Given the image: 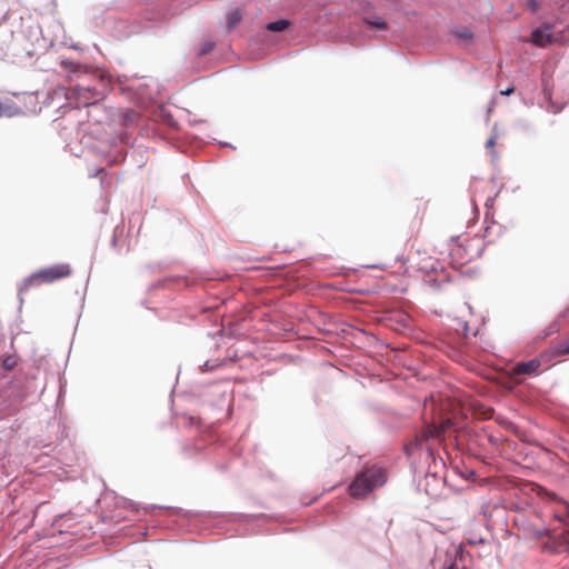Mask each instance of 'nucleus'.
<instances>
[{
  "instance_id": "nucleus-14",
  "label": "nucleus",
  "mask_w": 569,
  "mask_h": 569,
  "mask_svg": "<svg viewBox=\"0 0 569 569\" xmlns=\"http://www.w3.org/2000/svg\"><path fill=\"white\" fill-rule=\"evenodd\" d=\"M513 92H515V88H513V87H510V88H508V89H506V90H501V91H500V94H501V96H510V94H511V93H513Z\"/></svg>"
},
{
  "instance_id": "nucleus-1",
  "label": "nucleus",
  "mask_w": 569,
  "mask_h": 569,
  "mask_svg": "<svg viewBox=\"0 0 569 569\" xmlns=\"http://www.w3.org/2000/svg\"><path fill=\"white\" fill-rule=\"evenodd\" d=\"M387 480L386 470L380 467L366 468L358 472L349 486V493L353 498H363Z\"/></svg>"
},
{
  "instance_id": "nucleus-6",
  "label": "nucleus",
  "mask_w": 569,
  "mask_h": 569,
  "mask_svg": "<svg viewBox=\"0 0 569 569\" xmlns=\"http://www.w3.org/2000/svg\"><path fill=\"white\" fill-rule=\"evenodd\" d=\"M445 432V426H440V427H435V426H429L427 427L425 430H422L420 432V435H418L415 439V442L411 443L410 446L407 447V451H409V448L411 446H421L422 442L429 440L430 438H440L441 435Z\"/></svg>"
},
{
  "instance_id": "nucleus-16",
  "label": "nucleus",
  "mask_w": 569,
  "mask_h": 569,
  "mask_svg": "<svg viewBox=\"0 0 569 569\" xmlns=\"http://www.w3.org/2000/svg\"><path fill=\"white\" fill-rule=\"evenodd\" d=\"M558 331V326L557 325H551L550 326V332H557Z\"/></svg>"
},
{
  "instance_id": "nucleus-9",
  "label": "nucleus",
  "mask_w": 569,
  "mask_h": 569,
  "mask_svg": "<svg viewBox=\"0 0 569 569\" xmlns=\"http://www.w3.org/2000/svg\"><path fill=\"white\" fill-rule=\"evenodd\" d=\"M288 26H289V21L281 19V20H277V21L268 23L266 28H267V30L272 31V32H281V31L286 30L288 28Z\"/></svg>"
},
{
  "instance_id": "nucleus-11",
  "label": "nucleus",
  "mask_w": 569,
  "mask_h": 569,
  "mask_svg": "<svg viewBox=\"0 0 569 569\" xmlns=\"http://www.w3.org/2000/svg\"><path fill=\"white\" fill-rule=\"evenodd\" d=\"M365 22L372 28H377V29H381V30L387 29V23L381 18H376V19L366 18Z\"/></svg>"
},
{
  "instance_id": "nucleus-8",
  "label": "nucleus",
  "mask_w": 569,
  "mask_h": 569,
  "mask_svg": "<svg viewBox=\"0 0 569 569\" xmlns=\"http://www.w3.org/2000/svg\"><path fill=\"white\" fill-rule=\"evenodd\" d=\"M241 19H242V14H241V12L238 9H234V10L230 11L227 14V27H228V29L232 30L233 28H236L238 26V23L241 21Z\"/></svg>"
},
{
  "instance_id": "nucleus-4",
  "label": "nucleus",
  "mask_w": 569,
  "mask_h": 569,
  "mask_svg": "<svg viewBox=\"0 0 569 569\" xmlns=\"http://www.w3.org/2000/svg\"><path fill=\"white\" fill-rule=\"evenodd\" d=\"M72 97L78 100L79 104L90 106L100 99V94L96 89L77 86L72 89Z\"/></svg>"
},
{
  "instance_id": "nucleus-7",
  "label": "nucleus",
  "mask_w": 569,
  "mask_h": 569,
  "mask_svg": "<svg viewBox=\"0 0 569 569\" xmlns=\"http://www.w3.org/2000/svg\"><path fill=\"white\" fill-rule=\"evenodd\" d=\"M547 496L551 499L558 502L559 509L556 510V518L560 521H566L567 518H569V505L560 499L557 498L555 493H547Z\"/></svg>"
},
{
  "instance_id": "nucleus-12",
  "label": "nucleus",
  "mask_w": 569,
  "mask_h": 569,
  "mask_svg": "<svg viewBox=\"0 0 569 569\" xmlns=\"http://www.w3.org/2000/svg\"><path fill=\"white\" fill-rule=\"evenodd\" d=\"M455 34L465 41H469L472 38V34L467 29L456 31Z\"/></svg>"
},
{
  "instance_id": "nucleus-5",
  "label": "nucleus",
  "mask_w": 569,
  "mask_h": 569,
  "mask_svg": "<svg viewBox=\"0 0 569 569\" xmlns=\"http://www.w3.org/2000/svg\"><path fill=\"white\" fill-rule=\"evenodd\" d=\"M553 37L551 34V26L546 23L541 28L535 29L531 32V42L537 47H547L551 44Z\"/></svg>"
},
{
  "instance_id": "nucleus-13",
  "label": "nucleus",
  "mask_w": 569,
  "mask_h": 569,
  "mask_svg": "<svg viewBox=\"0 0 569 569\" xmlns=\"http://www.w3.org/2000/svg\"><path fill=\"white\" fill-rule=\"evenodd\" d=\"M10 107L0 102V117L9 114Z\"/></svg>"
},
{
  "instance_id": "nucleus-17",
  "label": "nucleus",
  "mask_w": 569,
  "mask_h": 569,
  "mask_svg": "<svg viewBox=\"0 0 569 569\" xmlns=\"http://www.w3.org/2000/svg\"><path fill=\"white\" fill-rule=\"evenodd\" d=\"M210 49H211V46H206V48H203V49L201 50V53H207V52H209V51H210Z\"/></svg>"
},
{
  "instance_id": "nucleus-15",
  "label": "nucleus",
  "mask_w": 569,
  "mask_h": 569,
  "mask_svg": "<svg viewBox=\"0 0 569 569\" xmlns=\"http://www.w3.org/2000/svg\"><path fill=\"white\" fill-rule=\"evenodd\" d=\"M496 143V139L495 138H490L488 141H487V147L488 148H493Z\"/></svg>"
},
{
  "instance_id": "nucleus-10",
  "label": "nucleus",
  "mask_w": 569,
  "mask_h": 569,
  "mask_svg": "<svg viewBox=\"0 0 569 569\" xmlns=\"http://www.w3.org/2000/svg\"><path fill=\"white\" fill-rule=\"evenodd\" d=\"M552 353L555 356H565V355H569V338L561 342V343H558L553 348H552Z\"/></svg>"
},
{
  "instance_id": "nucleus-3",
  "label": "nucleus",
  "mask_w": 569,
  "mask_h": 569,
  "mask_svg": "<svg viewBox=\"0 0 569 569\" xmlns=\"http://www.w3.org/2000/svg\"><path fill=\"white\" fill-rule=\"evenodd\" d=\"M541 367V359L533 358L529 361H521L516 363L509 372L511 379H516L518 376H532L537 375Z\"/></svg>"
},
{
  "instance_id": "nucleus-18",
  "label": "nucleus",
  "mask_w": 569,
  "mask_h": 569,
  "mask_svg": "<svg viewBox=\"0 0 569 569\" xmlns=\"http://www.w3.org/2000/svg\"><path fill=\"white\" fill-rule=\"evenodd\" d=\"M3 365H4V367L10 368V362H8V359H7V360H4V363H3Z\"/></svg>"
},
{
  "instance_id": "nucleus-2",
  "label": "nucleus",
  "mask_w": 569,
  "mask_h": 569,
  "mask_svg": "<svg viewBox=\"0 0 569 569\" xmlns=\"http://www.w3.org/2000/svg\"><path fill=\"white\" fill-rule=\"evenodd\" d=\"M71 273L72 269L68 263H59L39 269L23 281L20 291H28L32 287H38L44 283H52L57 280L68 278L71 276Z\"/></svg>"
}]
</instances>
